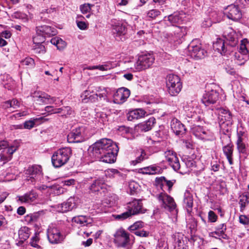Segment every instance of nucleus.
<instances>
[{
  "instance_id": "obj_1",
  "label": "nucleus",
  "mask_w": 249,
  "mask_h": 249,
  "mask_svg": "<svg viewBox=\"0 0 249 249\" xmlns=\"http://www.w3.org/2000/svg\"><path fill=\"white\" fill-rule=\"evenodd\" d=\"M119 151V147L116 143L111 139H101L89 149L90 155L98 159L100 161L111 163L115 161Z\"/></svg>"
},
{
  "instance_id": "obj_2",
  "label": "nucleus",
  "mask_w": 249,
  "mask_h": 249,
  "mask_svg": "<svg viewBox=\"0 0 249 249\" xmlns=\"http://www.w3.org/2000/svg\"><path fill=\"white\" fill-rule=\"evenodd\" d=\"M71 148L66 147L58 149L52 156V162L55 168H59L65 165L69 161L71 156Z\"/></svg>"
},
{
  "instance_id": "obj_3",
  "label": "nucleus",
  "mask_w": 249,
  "mask_h": 249,
  "mask_svg": "<svg viewBox=\"0 0 249 249\" xmlns=\"http://www.w3.org/2000/svg\"><path fill=\"white\" fill-rule=\"evenodd\" d=\"M166 86L168 92L171 96L177 95L182 87L180 78L178 75L173 74L167 76Z\"/></svg>"
},
{
  "instance_id": "obj_4",
  "label": "nucleus",
  "mask_w": 249,
  "mask_h": 249,
  "mask_svg": "<svg viewBox=\"0 0 249 249\" xmlns=\"http://www.w3.org/2000/svg\"><path fill=\"white\" fill-rule=\"evenodd\" d=\"M114 242L118 247L131 249L129 235L124 229H118L114 234Z\"/></svg>"
},
{
  "instance_id": "obj_5",
  "label": "nucleus",
  "mask_w": 249,
  "mask_h": 249,
  "mask_svg": "<svg viewBox=\"0 0 249 249\" xmlns=\"http://www.w3.org/2000/svg\"><path fill=\"white\" fill-rule=\"evenodd\" d=\"M155 57L153 54L146 53L140 55L134 64L137 71H141L149 68L154 63Z\"/></svg>"
},
{
  "instance_id": "obj_6",
  "label": "nucleus",
  "mask_w": 249,
  "mask_h": 249,
  "mask_svg": "<svg viewBox=\"0 0 249 249\" xmlns=\"http://www.w3.org/2000/svg\"><path fill=\"white\" fill-rule=\"evenodd\" d=\"M17 146L11 145L9 146L6 141L0 142V150H2L0 153V160L4 164L10 160L12 157L13 154L17 150Z\"/></svg>"
},
{
  "instance_id": "obj_7",
  "label": "nucleus",
  "mask_w": 249,
  "mask_h": 249,
  "mask_svg": "<svg viewBox=\"0 0 249 249\" xmlns=\"http://www.w3.org/2000/svg\"><path fill=\"white\" fill-rule=\"evenodd\" d=\"M25 174L26 180L34 184L39 181L42 176V168L37 165L30 166L25 170Z\"/></svg>"
},
{
  "instance_id": "obj_8",
  "label": "nucleus",
  "mask_w": 249,
  "mask_h": 249,
  "mask_svg": "<svg viewBox=\"0 0 249 249\" xmlns=\"http://www.w3.org/2000/svg\"><path fill=\"white\" fill-rule=\"evenodd\" d=\"M156 197L162 208L170 212L176 209V204L173 198L167 194L162 192L157 195Z\"/></svg>"
},
{
  "instance_id": "obj_9",
  "label": "nucleus",
  "mask_w": 249,
  "mask_h": 249,
  "mask_svg": "<svg viewBox=\"0 0 249 249\" xmlns=\"http://www.w3.org/2000/svg\"><path fill=\"white\" fill-rule=\"evenodd\" d=\"M36 32L37 34V36L33 38V41L34 42L36 41L38 36H41L42 37L41 41L43 42V37L54 36L57 33L56 30L54 28L47 25L37 26L36 27Z\"/></svg>"
},
{
  "instance_id": "obj_10",
  "label": "nucleus",
  "mask_w": 249,
  "mask_h": 249,
  "mask_svg": "<svg viewBox=\"0 0 249 249\" xmlns=\"http://www.w3.org/2000/svg\"><path fill=\"white\" fill-rule=\"evenodd\" d=\"M112 32L117 40H122L119 38L121 36H124L126 33L125 25L122 21L113 19L111 20Z\"/></svg>"
},
{
  "instance_id": "obj_11",
  "label": "nucleus",
  "mask_w": 249,
  "mask_h": 249,
  "mask_svg": "<svg viewBox=\"0 0 249 249\" xmlns=\"http://www.w3.org/2000/svg\"><path fill=\"white\" fill-rule=\"evenodd\" d=\"M47 237L52 244H57L62 240V235L59 230L53 225L49 226L47 230Z\"/></svg>"
},
{
  "instance_id": "obj_12",
  "label": "nucleus",
  "mask_w": 249,
  "mask_h": 249,
  "mask_svg": "<svg viewBox=\"0 0 249 249\" xmlns=\"http://www.w3.org/2000/svg\"><path fill=\"white\" fill-rule=\"evenodd\" d=\"M166 160L175 171H178L180 169V165L177 154L173 151L169 150L164 153Z\"/></svg>"
},
{
  "instance_id": "obj_13",
  "label": "nucleus",
  "mask_w": 249,
  "mask_h": 249,
  "mask_svg": "<svg viewBox=\"0 0 249 249\" xmlns=\"http://www.w3.org/2000/svg\"><path fill=\"white\" fill-rule=\"evenodd\" d=\"M77 200L75 198L71 197L66 202L56 205L55 208L58 212L65 213L77 207Z\"/></svg>"
},
{
  "instance_id": "obj_14",
  "label": "nucleus",
  "mask_w": 249,
  "mask_h": 249,
  "mask_svg": "<svg viewBox=\"0 0 249 249\" xmlns=\"http://www.w3.org/2000/svg\"><path fill=\"white\" fill-rule=\"evenodd\" d=\"M32 96L39 104H51L56 101L55 97H51L50 95L44 92L36 91L32 94Z\"/></svg>"
},
{
  "instance_id": "obj_15",
  "label": "nucleus",
  "mask_w": 249,
  "mask_h": 249,
  "mask_svg": "<svg viewBox=\"0 0 249 249\" xmlns=\"http://www.w3.org/2000/svg\"><path fill=\"white\" fill-rule=\"evenodd\" d=\"M130 94V90L124 87L119 88L113 95L114 103L121 104L124 103Z\"/></svg>"
},
{
  "instance_id": "obj_16",
  "label": "nucleus",
  "mask_w": 249,
  "mask_h": 249,
  "mask_svg": "<svg viewBox=\"0 0 249 249\" xmlns=\"http://www.w3.org/2000/svg\"><path fill=\"white\" fill-rule=\"evenodd\" d=\"M126 209L131 213V216L140 213H143L142 204L140 199H134L127 203Z\"/></svg>"
},
{
  "instance_id": "obj_17",
  "label": "nucleus",
  "mask_w": 249,
  "mask_h": 249,
  "mask_svg": "<svg viewBox=\"0 0 249 249\" xmlns=\"http://www.w3.org/2000/svg\"><path fill=\"white\" fill-rule=\"evenodd\" d=\"M219 98V93L216 90H212L204 94L202 98V103L208 106L216 103Z\"/></svg>"
},
{
  "instance_id": "obj_18",
  "label": "nucleus",
  "mask_w": 249,
  "mask_h": 249,
  "mask_svg": "<svg viewBox=\"0 0 249 249\" xmlns=\"http://www.w3.org/2000/svg\"><path fill=\"white\" fill-rule=\"evenodd\" d=\"M83 129L78 127L73 129L67 136L68 142L70 143L80 142L83 141L84 138L82 135Z\"/></svg>"
},
{
  "instance_id": "obj_19",
  "label": "nucleus",
  "mask_w": 249,
  "mask_h": 249,
  "mask_svg": "<svg viewBox=\"0 0 249 249\" xmlns=\"http://www.w3.org/2000/svg\"><path fill=\"white\" fill-rule=\"evenodd\" d=\"M174 35L171 34V36L169 39L171 42L179 44L181 42V39L185 35V29L183 27L176 26L173 28Z\"/></svg>"
},
{
  "instance_id": "obj_20",
  "label": "nucleus",
  "mask_w": 249,
  "mask_h": 249,
  "mask_svg": "<svg viewBox=\"0 0 249 249\" xmlns=\"http://www.w3.org/2000/svg\"><path fill=\"white\" fill-rule=\"evenodd\" d=\"M228 11L227 17L228 18L233 21H238L242 18V14L238 6L235 5L229 6L227 8Z\"/></svg>"
},
{
  "instance_id": "obj_21",
  "label": "nucleus",
  "mask_w": 249,
  "mask_h": 249,
  "mask_svg": "<svg viewBox=\"0 0 249 249\" xmlns=\"http://www.w3.org/2000/svg\"><path fill=\"white\" fill-rule=\"evenodd\" d=\"M38 197L37 194L32 190L22 196H17V201L21 203L31 204L34 202Z\"/></svg>"
},
{
  "instance_id": "obj_22",
  "label": "nucleus",
  "mask_w": 249,
  "mask_h": 249,
  "mask_svg": "<svg viewBox=\"0 0 249 249\" xmlns=\"http://www.w3.org/2000/svg\"><path fill=\"white\" fill-rule=\"evenodd\" d=\"M223 36L229 41V44L232 47L235 46L238 41L235 32L231 28H229L227 31L223 33Z\"/></svg>"
},
{
  "instance_id": "obj_23",
  "label": "nucleus",
  "mask_w": 249,
  "mask_h": 249,
  "mask_svg": "<svg viewBox=\"0 0 249 249\" xmlns=\"http://www.w3.org/2000/svg\"><path fill=\"white\" fill-rule=\"evenodd\" d=\"M72 222L78 224L83 227L92 226V219L84 215H78L73 217L72 219Z\"/></svg>"
},
{
  "instance_id": "obj_24",
  "label": "nucleus",
  "mask_w": 249,
  "mask_h": 249,
  "mask_svg": "<svg viewBox=\"0 0 249 249\" xmlns=\"http://www.w3.org/2000/svg\"><path fill=\"white\" fill-rule=\"evenodd\" d=\"M188 50L191 53V55L193 57H197L201 59L205 56V52L201 49L199 46L194 45L191 44L188 46Z\"/></svg>"
},
{
  "instance_id": "obj_25",
  "label": "nucleus",
  "mask_w": 249,
  "mask_h": 249,
  "mask_svg": "<svg viewBox=\"0 0 249 249\" xmlns=\"http://www.w3.org/2000/svg\"><path fill=\"white\" fill-rule=\"evenodd\" d=\"M184 18V14L183 13L175 12L174 14L168 16V17H165L164 20L165 21L168 20L171 24H174L176 23H180L183 20Z\"/></svg>"
},
{
  "instance_id": "obj_26",
  "label": "nucleus",
  "mask_w": 249,
  "mask_h": 249,
  "mask_svg": "<svg viewBox=\"0 0 249 249\" xmlns=\"http://www.w3.org/2000/svg\"><path fill=\"white\" fill-rule=\"evenodd\" d=\"M146 112L142 109L139 108L130 111L127 115V119L129 121H133L134 120H137L143 117L146 114Z\"/></svg>"
},
{
  "instance_id": "obj_27",
  "label": "nucleus",
  "mask_w": 249,
  "mask_h": 249,
  "mask_svg": "<svg viewBox=\"0 0 249 249\" xmlns=\"http://www.w3.org/2000/svg\"><path fill=\"white\" fill-rule=\"evenodd\" d=\"M223 151L224 154L227 158L228 162L230 165H232L233 162V145L230 142L228 143L226 145L223 147Z\"/></svg>"
},
{
  "instance_id": "obj_28",
  "label": "nucleus",
  "mask_w": 249,
  "mask_h": 249,
  "mask_svg": "<svg viewBox=\"0 0 249 249\" xmlns=\"http://www.w3.org/2000/svg\"><path fill=\"white\" fill-rule=\"evenodd\" d=\"M171 127L173 132L177 135L183 134L185 131L184 125L178 120H173Z\"/></svg>"
},
{
  "instance_id": "obj_29",
  "label": "nucleus",
  "mask_w": 249,
  "mask_h": 249,
  "mask_svg": "<svg viewBox=\"0 0 249 249\" xmlns=\"http://www.w3.org/2000/svg\"><path fill=\"white\" fill-rule=\"evenodd\" d=\"M218 118L223 123L225 122H230L231 120L232 116L229 110L224 108H220L218 110Z\"/></svg>"
},
{
  "instance_id": "obj_30",
  "label": "nucleus",
  "mask_w": 249,
  "mask_h": 249,
  "mask_svg": "<svg viewBox=\"0 0 249 249\" xmlns=\"http://www.w3.org/2000/svg\"><path fill=\"white\" fill-rule=\"evenodd\" d=\"M184 162L188 169L184 170L183 168L180 167V169L178 171L181 174L189 173L191 171L194 170L196 167V161L190 158L184 160Z\"/></svg>"
},
{
  "instance_id": "obj_31",
  "label": "nucleus",
  "mask_w": 249,
  "mask_h": 249,
  "mask_svg": "<svg viewBox=\"0 0 249 249\" xmlns=\"http://www.w3.org/2000/svg\"><path fill=\"white\" fill-rule=\"evenodd\" d=\"M240 211L243 212L249 205V193L244 192L239 196Z\"/></svg>"
},
{
  "instance_id": "obj_32",
  "label": "nucleus",
  "mask_w": 249,
  "mask_h": 249,
  "mask_svg": "<svg viewBox=\"0 0 249 249\" xmlns=\"http://www.w3.org/2000/svg\"><path fill=\"white\" fill-rule=\"evenodd\" d=\"M156 123V119L152 117L149 118L147 120L141 123L139 125V127L145 132L148 131L152 129Z\"/></svg>"
},
{
  "instance_id": "obj_33",
  "label": "nucleus",
  "mask_w": 249,
  "mask_h": 249,
  "mask_svg": "<svg viewBox=\"0 0 249 249\" xmlns=\"http://www.w3.org/2000/svg\"><path fill=\"white\" fill-rule=\"evenodd\" d=\"M105 187L104 180L102 179L95 180L90 186L89 189L92 192H99Z\"/></svg>"
},
{
  "instance_id": "obj_34",
  "label": "nucleus",
  "mask_w": 249,
  "mask_h": 249,
  "mask_svg": "<svg viewBox=\"0 0 249 249\" xmlns=\"http://www.w3.org/2000/svg\"><path fill=\"white\" fill-rule=\"evenodd\" d=\"M184 203L188 212H190L193 205V198L192 194L186 191L184 196Z\"/></svg>"
},
{
  "instance_id": "obj_35",
  "label": "nucleus",
  "mask_w": 249,
  "mask_h": 249,
  "mask_svg": "<svg viewBox=\"0 0 249 249\" xmlns=\"http://www.w3.org/2000/svg\"><path fill=\"white\" fill-rule=\"evenodd\" d=\"M235 63L238 65H242L244 64L249 59V54H243L242 53L236 52L234 54Z\"/></svg>"
},
{
  "instance_id": "obj_36",
  "label": "nucleus",
  "mask_w": 249,
  "mask_h": 249,
  "mask_svg": "<svg viewBox=\"0 0 249 249\" xmlns=\"http://www.w3.org/2000/svg\"><path fill=\"white\" fill-rule=\"evenodd\" d=\"M30 229L27 227H22L18 231L19 238L22 240H26L30 235Z\"/></svg>"
},
{
  "instance_id": "obj_37",
  "label": "nucleus",
  "mask_w": 249,
  "mask_h": 249,
  "mask_svg": "<svg viewBox=\"0 0 249 249\" xmlns=\"http://www.w3.org/2000/svg\"><path fill=\"white\" fill-rule=\"evenodd\" d=\"M237 148L239 153L242 154L247 153V148L246 144L243 142L241 136L238 135L236 142Z\"/></svg>"
},
{
  "instance_id": "obj_38",
  "label": "nucleus",
  "mask_w": 249,
  "mask_h": 249,
  "mask_svg": "<svg viewBox=\"0 0 249 249\" xmlns=\"http://www.w3.org/2000/svg\"><path fill=\"white\" fill-rule=\"evenodd\" d=\"M52 44L56 46L58 50H63L66 46V43L61 38L58 37L53 38L51 40Z\"/></svg>"
},
{
  "instance_id": "obj_39",
  "label": "nucleus",
  "mask_w": 249,
  "mask_h": 249,
  "mask_svg": "<svg viewBox=\"0 0 249 249\" xmlns=\"http://www.w3.org/2000/svg\"><path fill=\"white\" fill-rule=\"evenodd\" d=\"M213 48L221 54L224 53L225 52V48L224 40L221 38H218L217 40L213 43Z\"/></svg>"
},
{
  "instance_id": "obj_40",
  "label": "nucleus",
  "mask_w": 249,
  "mask_h": 249,
  "mask_svg": "<svg viewBox=\"0 0 249 249\" xmlns=\"http://www.w3.org/2000/svg\"><path fill=\"white\" fill-rule=\"evenodd\" d=\"M141 173L145 174H156L160 172L159 167L156 166H148L141 169Z\"/></svg>"
},
{
  "instance_id": "obj_41",
  "label": "nucleus",
  "mask_w": 249,
  "mask_h": 249,
  "mask_svg": "<svg viewBox=\"0 0 249 249\" xmlns=\"http://www.w3.org/2000/svg\"><path fill=\"white\" fill-rule=\"evenodd\" d=\"M173 185V183L170 181L167 180L164 177L160 178V187L162 190H164L165 187L168 188V190L170 192Z\"/></svg>"
},
{
  "instance_id": "obj_42",
  "label": "nucleus",
  "mask_w": 249,
  "mask_h": 249,
  "mask_svg": "<svg viewBox=\"0 0 249 249\" xmlns=\"http://www.w3.org/2000/svg\"><path fill=\"white\" fill-rule=\"evenodd\" d=\"M227 228L225 224H221L218 225L216 228V231L215 233L220 236H221L223 238L225 239L227 235L225 234V232L226 231Z\"/></svg>"
},
{
  "instance_id": "obj_43",
  "label": "nucleus",
  "mask_w": 249,
  "mask_h": 249,
  "mask_svg": "<svg viewBox=\"0 0 249 249\" xmlns=\"http://www.w3.org/2000/svg\"><path fill=\"white\" fill-rule=\"evenodd\" d=\"M39 216V214L37 213H30L24 217V220L28 224L33 223L37 220Z\"/></svg>"
},
{
  "instance_id": "obj_44",
  "label": "nucleus",
  "mask_w": 249,
  "mask_h": 249,
  "mask_svg": "<svg viewBox=\"0 0 249 249\" xmlns=\"http://www.w3.org/2000/svg\"><path fill=\"white\" fill-rule=\"evenodd\" d=\"M56 111L53 112L54 113H62V116H67L68 115H71L72 110L69 107H64L62 108H59L55 109Z\"/></svg>"
},
{
  "instance_id": "obj_45",
  "label": "nucleus",
  "mask_w": 249,
  "mask_h": 249,
  "mask_svg": "<svg viewBox=\"0 0 249 249\" xmlns=\"http://www.w3.org/2000/svg\"><path fill=\"white\" fill-rule=\"evenodd\" d=\"M39 240V234L36 233L35 235L31 239L30 245L34 248L41 249V247L38 244Z\"/></svg>"
},
{
  "instance_id": "obj_46",
  "label": "nucleus",
  "mask_w": 249,
  "mask_h": 249,
  "mask_svg": "<svg viewBox=\"0 0 249 249\" xmlns=\"http://www.w3.org/2000/svg\"><path fill=\"white\" fill-rule=\"evenodd\" d=\"M148 158L146 154L143 150H141V155L137 157L135 160L131 161V164L133 165H136L137 163L141 162L144 160Z\"/></svg>"
},
{
  "instance_id": "obj_47",
  "label": "nucleus",
  "mask_w": 249,
  "mask_h": 249,
  "mask_svg": "<svg viewBox=\"0 0 249 249\" xmlns=\"http://www.w3.org/2000/svg\"><path fill=\"white\" fill-rule=\"evenodd\" d=\"M99 89L97 90V92H100L97 93L98 98L99 97L101 100L103 98L107 101L108 102L107 98V95L108 94V89H100V88H98Z\"/></svg>"
},
{
  "instance_id": "obj_48",
  "label": "nucleus",
  "mask_w": 249,
  "mask_h": 249,
  "mask_svg": "<svg viewBox=\"0 0 249 249\" xmlns=\"http://www.w3.org/2000/svg\"><path fill=\"white\" fill-rule=\"evenodd\" d=\"M248 42L247 40H242L239 48V50L238 52L242 53V54H249V51L247 48Z\"/></svg>"
},
{
  "instance_id": "obj_49",
  "label": "nucleus",
  "mask_w": 249,
  "mask_h": 249,
  "mask_svg": "<svg viewBox=\"0 0 249 249\" xmlns=\"http://www.w3.org/2000/svg\"><path fill=\"white\" fill-rule=\"evenodd\" d=\"M21 64L23 66L32 67L35 65V61L31 57H26L21 60Z\"/></svg>"
},
{
  "instance_id": "obj_50",
  "label": "nucleus",
  "mask_w": 249,
  "mask_h": 249,
  "mask_svg": "<svg viewBox=\"0 0 249 249\" xmlns=\"http://www.w3.org/2000/svg\"><path fill=\"white\" fill-rule=\"evenodd\" d=\"M131 216V213L130 212H128L127 211L126 212L120 214H117L115 215L114 217L115 219L120 220H124L128 217H130Z\"/></svg>"
},
{
  "instance_id": "obj_51",
  "label": "nucleus",
  "mask_w": 249,
  "mask_h": 249,
  "mask_svg": "<svg viewBox=\"0 0 249 249\" xmlns=\"http://www.w3.org/2000/svg\"><path fill=\"white\" fill-rule=\"evenodd\" d=\"M160 12L157 9H152L149 10L147 13V17L152 19L155 18L157 17L160 15Z\"/></svg>"
},
{
  "instance_id": "obj_52",
  "label": "nucleus",
  "mask_w": 249,
  "mask_h": 249,
  "mask_svg": "<svg viewBox=\"0 0 249 249\" xmlns=\"http://www.w3.org/2000/svg\"><path fill=\"white\" fill-rule=\"evenodd\" d=\"M93 5L89 3H85L80 6V9L83 14H85L90 12L91 7Z\"/></svg>"
},
{
  "instance_id": "obj_53",
  "label": "nucleus",
  "mask_w": 249,
  "mask_h": 249,
  "mask_svg": "<svg viewBox=\"0 0 249 249\" xmlns=\"http://www.w3.org/2000/svg\"><path fill=\"white\" fill-rule=\"evenodd\" d=\"M143 226V223L142 222L139 221L134 223L133 225L129 227L128 229L130 231H136L139 228H142Z\"/></svg>"
},
{
  "instance_id": "obj_54",
  "label": "nucleus",
  "mask_w": 249,
  "mask_h": 249,
  "mask_svg": "<svg viewBox=\"0 0 249 249\" xmlns=\"http://www.w3.org/2000/svg\"><path fill=\"white\" fill-rule=\"evenodd\" d=\"M213 23L218 22L220 21V17L218 16V14L215 11L212 12L209 17Z\"/></svg>"
},
{
  "instance_id": "obj_55",
  "label": "nucleus",
  "mask_w": 249,
  "mask_h": 249,
  "mask_svg": "<svg viewBox=\"0 0 249 249\" xmlns=\"http://www.w3.org/2000/svg\"><path fill=\"white\" fill-rule=\"evenodd\" d=\"M77 27L82 30L87 29L88 27V23L80 20H76Z\"/></svg>"
},
{
  "instance_id": "obj_56",
  "label": "nucleus",
  "mask_w": 249,
  "mask_h": 249,
  "mask_svg": "<svg viewBox=\"0 0 249 249\" xmlns=\"http://www.w3.org/2000/svg\"><path fill=\"white\" fill-rule=\"evenodd\" d=\"M128 186L131 195L133 194L138 188V184L134 181L130 182Z\"/></svg>"
},
{
  "instance_id": "obj_57",
  "label": "nucleus",
  "mask_w": 249,
  "mask_h": 249,
  "mask_svg": "<svg viewBox=\"0 0 249 249\" xmlns=\"http://www.w3.org/2000/svg\"><path fill=\"white\" fill-rule=\"evenodd\" d=\"M213 21L208 17L204 19L202 23V26L204 28L209 27L212 26Z\"/></svg>"
},
{
  "instance_id": "obj_58",
  "label": "nucleus",
  "mask_w": 249,
  "mask_h": 249,
  "mask_svg": "<svg viewBox=\"0 0 249 249\" xmlns=\"http://www.w3.org/2000/svg\"><path fill=\"white\" fill-rule=\"evenodd\" d=\"M176 249H186V247L184 245L183 241L181 239H178L176 242Z\"/></svg>"
},
{
  "instance_id": "obj_59",
  "label": "nucleus",
  "mask_w": 249,
  "mask_h": 249,
  "mask_svg": "<svg viewBox=\"0 0 249 249\" xmlns=\"http://www.w3.org/2000/svg\"><path fill=\"white\" fill-rule=\"evenodd\" d=\"M208 218L210 222H214L216 221L217 216L213 211H210L208 213Z\"/></svg>"
},
{
  "instance_id": "obj_60",
  "label": "nucleus",
  "mask_w": 249,
  "mask_h": 249,
  "mask_svg": "<svg viewBox=\"0 0 249 249\" xmlns=\"http://www.w3.org/2000/svg\"><path fill=\"white\" fill-rule=\"evenodd\" d=\"M135 234L140 237H147L149 235V232L144 231H136L134 232Z\"/></svg>"
},
{
  "instance_id": "obj_61",
  "label": "nucleus",
  "mask_w": 249,
  "mask_h": 249,
  "mask_svg": "<svg viewBox=\"0 0 249 249\" xmlns=\"http://www.w3.org/2000/svg\"><path fill=\"white\" fill-rule=\"evenodd\" d=\"M35 124V123L33 121H26L24 123V128L26 129H30L34 126Z\"/></svg>"
},
{
  "instance_id": "obj_62",
  "label": "nucleus",
  "mask_w": 249,
  "mask_h": 249,
  "mask_svg": "<svg viewBox=\"0 0 249 249\" xmlns=\"http://www.w3.org/2000/svg\"><path fill=\"white\" fill-rule=\"evenodd\" d=\"M249 218L245 215H241L239 216L240 223L244 225H249Z\"/></svg>"
},
{
  "instance_id": "obj_63",
  "label": "nucleus",
  "mask_w": 249,
  "mask_h": 249,
  "mask_svg": "<svg viewBox=\"0 0 249 249\" xmlns=\"http://www.w3.org/2000/svg\"><path fill=\"white\" fill-rule=\"evenodd\" d=\"M15 17L17 18H21L25 22H27L28 20L27 16L23 14L18 13H15Z\"/></svg>"
},
{
  "instance_id": "obj_64",
  "label": "nucleus",
  "mask_w": 249,
  "mask_h": 249,
  "mask_svg": "<svg viewBox=\"0 0 249 249\" xmlns=\"http://www.w3.org/2000/svg\"><path fill=\"white\" fill-rule=\"evenodd\" d=\"M198 129L199 130V134L198 135L199 137L202 138V139H207V137L205 135H207L209 132L205 131L202 128L199 127Z\"/></svg>"
}]
</instances>
